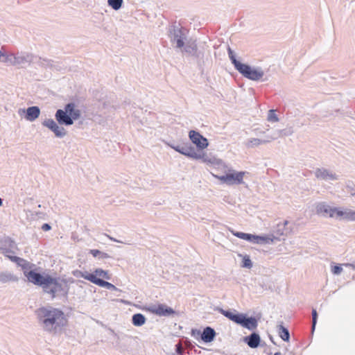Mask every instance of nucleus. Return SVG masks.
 Segmentation results:
<instances>
[{
    "label": "nucleus",
    "mask_w": 355,
    "mask_h": 355,
    "mask_svg": "<svg viewBox=\"0 0 355 355\" xmlns=\"http://www.w3.org/2000/svg\"><path fill=\"white\" fill-rule=\"evenodd\" d=\"M7 257L12 262L17 263V266L21 267L24 275L31 268H35V264L16 256L7 255Z\"/></svg>",
    "instance_id": "nucleus-15"
},
{
    "label": "nucleus",
    "mask_w": 355,
    "mask_h": 355,
    "mask_svg": "<svg viewBox=\"0 0 355 355\" xmlns=\"http://www.w3.org/2000/svg\"><path fill=\"white\" fill-rule=\"evenodd\" d=\"M239 256L243 258L241 264L243 268H251L252 267V262L248 255L239 254Z\"/></svg>",
    "instance_id": "nucleus-33"
},
{
    "label": "nucleus",
    "mask_w": 355,
    "mask_h": 355,
    "mask_svg": "<svg viewBox=\"0 0 355 355\" xmlns=\"http://www.w3.org/2000/svg\"><path fill=\"white\" fill-rule=\"evenodd\" d=\"M314 175L318 180L328 182L338 180L340 178L339 175L335 171L324 167L315 168L314 171Z\"/></svg>",
    "instance_id": "nucleus-9"
},
{
    "label": "nucleus",
    "mask_w": 355,
    "mask_h": 355,
    "mask_svg": "<svg viewBox=\"0 0 355 355\" xmlns=\"http://www.w3.org/2000/svg\"><path fill=\"white\" fill-rule=\"evenodd\" d=\"M237 71L244 77L254 81L261 80L264 76V71L261 68L251 67L245 64H243Z\"/></svg>",
    "instance_id": "nucleus-7"
},
{
    "label": "nucleus",
    "mask_w": 355,
    "mask_h": 355,
    "mask_svg": "<svg viewBox=\"0 0 355 355\" xmlns=\"http://www.w3.org/2000/svg\"><path fill=\"white\" fill-rule=\"evenodd\" d=\"M293 132V131L291 128L276 130L270 135V139H272V141H274L282 137L291 135Z\"/></svg>",
    "instance_id": "nucleus-24"
},
{
    "label": "nucleus",
    "mask_w": 355,
    "mask_h": 355,
    "mask_svg": "<svg viewBox=\"0 0 355 355\" xmlns=\"http://www.w3.org/2000/svg\"><path fill=\"white\" fill-rule=\"evenodd\" d=\"M347 192L352 196H355V189L350 186H347Z\"/></svg>",
    "instance_id": "nucleus-41"
},
{
    "label": "nucleus",
    "mask_w": 355,
    "mask_h": 355,
    "mask_svg": "<svg viewBox=\"0 0 355 355\" xmlns=\"http://www.w3.org/2000/svg\"><path fill=\"white\" fill-rule=\"evenodd\" d=\"M151 313L159 316H168L175 313L174 310L164 304H151L146 308Z\"/></svg>",
    "instance_id": "nucleus-11"
},
{
    "label": "nucleus",
    "mask_w": 355,
    "mask_h": 355,
    "mask_svg": "<svg viewBox=\"0 0 355 355\" xmlns=\"http://www.w3.org/2000/svg\"><path fill=\"white\" fill-rule=\"evenodd\" d=\"M215 335V331L212 328L207 327L203 330L201 334V339L204 342L209 343L214 340Z\"/></svg>",
    "instance_id": "nucleus-25"
},
{
    "label": "nucleus",
    "mask_w": 355,
    "mask_h": 355,
    "mask_svg": "<svg viewBox=\"0 0 355 355\" xmlns=\"http://www.w3.org/2000/svg\"><path fill=\"white\" fill-rule=\"evenodd\" d=\"M331 272L334 275H338L343 272V268L340 265L331 266Z\"/></svg>",
    "instance_id": "nucleus-38"
},
{
    "label": "nucleus",
    "mask_w": 355,
    "mask_h": 355,
    "mask_svg": "<svg viewBox=\"0 0 355 355\" xmlns=\"http://www.w3.org/2000/svg\"><path fill=\"white\" fill-rule=\"evenodd\" d=\"M317 319H318V313L315 309L312 310V327L311 331L312 332L314 331L315 325L317 323Z\"/></svg>",
    "instance_id": "nucleus-36"
},
{
    "label": "nucleus",
    "mask_w": 355,
    "mask_h": 355,
    "mask_svg": "<svg viewBox=\"0 0 355 355\" xmlns=\"http://www.w3.org/2000/svg\"><path fill=\"white\" fill-rule=\"evenodd\" d=\"M243 340L251 348H257L261 341L260 336L257 333L251 334L250 336L245 337Z\"/></svg>",
    "instance_id": "nucleus-21"
},
{
    "label": "nucleus",
    "mask_w": 355,
    "mask_h": 355,
    "mask_svg": "<svg viewBox=\"0 0 355 355\" xmlns=\"http://www.w3.org/2000/svg\"><path fill=\"white\" fill-rule=\"evenodd\" d=\"M175 352L178 355H183L184 353V349L182 345V343L179 342L175 345Z\"/></svg>",
    "instance_id": "nucleus-40"
},
{
    "label": "nucleus",
    "mask_w": 355,
    "mask_h": 355,
    "mask_svg": "<svg viewBox=\"0 0 355 355\" xmlns=\"http://www.w3.org/2000/svg\"><path fill=\"white\" fill-rule=\"evenodd\" d=\"M278 333L281 338L284 341H288L290 334L288 330L285 328L282 324L278 325Z\"/></svg>",
    "instance_id": "nucleus-29"
},
{
    "label": "nucleus",
    "mask_w": 355,
    "mask_h": 355,
    "mask_svg": "<svg viewBox=\"0 0 355 355\" xmlns=\"http://www.w3.org/2000/svg\"><path fill=\"white\" fill-rule=\"evenodd\" d=\"M19 278L12 272L9 271L0 272V284H7L9 282H17Z\"/></svg>",
    "instance_id": "nucleus-20"
},
{
    "label": "nucleus",
    "mask_w": 355,
    "mask_h": 355,
    "mask_svg": "<svg viewBox=\"0 0 355 355\" xmlns=\"http://www.w3.org/2000/svg\"><path fill=\"white\" fill-rule=\"evenodd\" d=\"M315 213L319 216L324 217L329 216L334 218L336 211V207H333L329 205L325 202H320L315 205Z\"/></svg>",
    "instance_id": "nucleus-12"
},
{
    "label": "nucleus",
    "mask_w": 355,
    "mask_h": 355,
    "mask_svg": "<svg viewBox=\"0 0 355 355\" xmlns=\"http://www.w3.org/2000/svg\"><path fill=\"white\" fill-rule=\"evenodd\" d=\"M270 340H272V342L273 343H275V342L272 340V338H271V337H270Z\"/></svg>",
    "instance_id": "nucleus-53"
},
{
    "label": "nucleus",
    "mask_w": 355,
    "mask_h": 355,
    "mask_svg": "<svg viewBox=\"0 0 355 355\" xmlns=\"http://www.w3.org/2000/svg\"><path fill=\"white\" fill-rule=\"evenodd\" d=\"M334 218L340 220L355 221V211L348 208L336 207Z\"/></svg>",
    "instance_id": "nucleus-14"
},
{
    "label": "nucleus",
    "mask_w": 355,
    "mask_h": 355,
    "mask_svg": "<svg viewBox=\"0 0 355 355\" xmlns=\"http://www.w3.org/2000/svg\"><path fill=\"white\" fill-rule=\"evenodd\" d=\"M72 275L77 278L83 277L85 279H87L93 284H94V282L96 279V275H94V274L89 273V272H87L86 270L82 271L80 270H75L72 272Z\"/></svg>",
    "instance_id": "nucleus-23"
},
{
    "label": "nucleus",
    "mask_w": 355,
    "mask_h": 355,
    "mask_svg": "<svg viewBox=\"0 0 355 355\" xmlns=\"http://www.w3.org/2000/svg\"><path fill=\"white\" fill-rule=\"evenodd\" d=\"M228 55H229V58L231 60L232 64H234L235 69L236 70H238L239 68L243 64L236 59V57H235L234 51L230 47L228 48Z\"/></svg>",
    "instance_id": "nucleus-30"
},
{
    "label": "nucleus",
    "mask_w": 355,
    "mask_h": 355,
    "mask_svg": "<svg viewBox=\"0 0 355 355\" xmlns=\"http://www.w3.org/2000/svg\"><path fill=\"white\" fill-rule=\"evenodd\" d=\"M182 53H185L188 55L199 57V54L197 52L198 46L196 41L189 40L184 42L183 48L180 49Z\"/></svg>",
    "instance_id": "nucleus-18"
},
{
    "label": "nucleus",
    "mask_w": 355,
    "mask_h": 355,
    "mask_svg": "<svg viewBox=\"0 0 355 355\" xmlns=\"http://www.w3.org/2000/svg\"><path fill=\"white\" fill-rule=\"evenodd\" d=\"M238 324L249 330H254L257 329L258 326V322L255 318H246L245 315L242 313L241 314Z\"/></svg>",
    "instance_id": "nucleus-17"
},
{
    "label": "nucleus",
    "mask_w": 355,
    "mask_h": 355,
    "mask_svg": "<svg viewBox=\"0 0 355 355\" xmlns=\"http://www.w3.org/2000/svg\"><path fill=\"white\" fill-rule=\"evenodd\" d=\"M90 254H92L94 257L98 255H101V258H107L109 256L106 253H103L98 250H91Z\"/></svg>",
    "instance_id": "nucleus-37"
},
{
    "label": "nucleus",
    "mask_w": 355,
    "mask_h": 355,
    "mask_svg": "<svg viewBox=\"0 0 355 355\" xmlns=\"http://www.w3.org/2000/svg\"><path fill=\"white\" fill-rule=\"evenodd\" d=\"M80 116L81 111L78 106L74 103H69L65 105L63 109H58L55 112V121L52 119H46L42 124L53 132L56 137L62 138L67 133L62 125H71Z\"/></svg>",
    "instance_id": "nucleus-1"
},
{
    "label": "nucleus",
    "mask_w": 355,
    "mask_h": 355,
    "mask_svg": "<svg viewBox=\"0 0 355 355\" xmlns=\"http://www.w3.org/2000/svg\"><path fill=\"white\" fill-rule=\"evenodd\" d=\"M3 201L2 199L0 198V207L2 205Z\"/></svg>",
    "instance_id": "nucleus-51"
},
{
    "label": "nucleus",
    "mask_w": 355,
    "mask_h": 355,
    "mask_svg": "<svg viewBox=\"0 0 355 355\" xmlns=\"http://www.w3.org/2000/svg\"><path fill=\"white\" fill-rule=\"evenodd\" d=\"M189 146H182L181 150H180V153L185 155L186 152L187 151Z\"/></svg>",
    "instance_id": "nucleus-43"
},
{
    "label": "nucleus",
    "mask_w": 355,
    "mask_h": 355,
    "mask_svg": "<svg viewBox=\"0 0 355 355\" xmlns=\"http://www.w3.org/2000/svg\"><path fill=\"white\" fill-rule=\"evenodd\" d=\"M109 239L111 240V241H113L114 242H119V243H122L121 241H119L118 240H116V239L113 238V237H111V236H108Z\"/></svg>",
    "instance_id": "nucleus-49"
},
{
    "label": "nucleus",
    "mask_w": 355,
    "mask_h": 355,
    "mask_svg": "<svg viewBox=\"0 0 355 355\" xmlns=\"http://www.w3.org/2000/svg\"><path fill=\"white\" fill-rule=\"evenodd\" d=\"M288 220H284L282 224H278V227H280L281 226H283V227H284L283 230H278L279 234H280V235H286L288 234L287 230H284V227H286V225H288Z\"/></svg>",
    "instance_id": "nucleus-39"
},
{
    "label": "nucleus",
    "mask_w": 355,
    "mask_h": 355,
    "mask_svg": "<svg viewBox=\"0 0 355 355\" xmlns=\"http://www.w3.org/2000/svg\"><path fill=\"white\" fill-rule=\"evenodd\" d=\"M169 37L171 42L175 44L176 48L182 49L184 45V41L187 40V31L182 28L174 26L169 31Z\"/></svg>",
    "instance_id": "nucleus-8"
},
{
    "label": "nucleus",
    "mask_w": 355,
    "mask_h": 355,
    "mask_svg": "<svg viewBox=\"0 0 355 355\" xmlns=\"http://www.w3.org/2000/svg\"><path fill=\"white\" fill-rule=\"evenodd\" d=\"M189 137L192 143L196 144L199 149H205L209 145L207 139L198 132L191 130L189 132Z\"/></svg>",
    "instance_id": "nucleus-13"
},
{
    "label": "nucleus",
    "mask_w": 355,
    "mask_h": 355,
    "mask_svg": "<svg viewBox=\"0 0 355 355\" xmlns=\"http://www.w3.org/2000/svg\"><path fill=\"white\" fill-rule=\"evenodd\" d=\"M343 266H346V267H349V268H352V269L355 270V262L354 263H344Z\"/></svg>",
    "instance_id": "nucleus-46"
},
{
    "label": "nucleus",
    "mask_w": 355,
    "mask_h": 355,
    "mask_svg": "<svg viewBox=\"0 0 355 355\" xmlns=\"http://www.w3.org/2000/svg\"><path fill=\"white\" fill-rule=\"evenodd\" d=\"M96 275V277H99L106 279H110V275L107 270H104L101 268H96L93 273Z\"/></svg>",
    "instance_id": "nucleus-32"
},
{
    "label": "nucleus",
    "mask_w": 355,
    "mask_h": 355,
    "mask_svg": "<svg viewBox=\"0 0 355 355\" xmlns=\"http://www.w3.org/2000/svg\"><path fill=\"white\" fill-rule=\"evenodd\" d=\"M42 290L53 299L67 296L69 286L66 279L50 275Z\"/></svg>",
    "instance_id": "nucleus-4"
},
{
    "label": "nucleus",
    "mask_w": 355,
    "mask_h": 355,
    "mask_svg": "<svg viewBox=\"0 0 355 355\" xmlns=\"http://www.w3.org/2000/svg\"><path fill=\"white\" fill-rule=\"evenodd\" d=\"M199 153H200V152H197L193 146H189L185 156L189 158L197 159L198 157H200L198 156Z\"/></svg>",
    "instance_id": "nucleus-31"
},
{
    "label": "nucleus",
    "mask_w": 355,
    "mask_h": 355,
    "mask_svg": "<svg viewBox=\"0 0 355 355\" xmlns=\"http://www.w3.org/2000/svg\"><path fill=\"white\" fill-rule=\"evenodd\" d=\"M94 284L98 285L101 287H105L110 290L121 292V290L116 288L114 284H112L108 282L104 281L103 279H101L100 278L96 277Z\"/></svg>",
    "instance_id": "nucleus-27"
},
{
    "label": "nucleus",
    "mask_w": 355,
    "mask_h": 355,
    "mask_svg": "<svg viewBox=\"0 0 355 355\" xmlns=\"http://www.w3.org/2000/svg\"><path fill=\"white\" fill-rule=\"evenodd\" d=\"M11 252V250H8V249H3V253L5 254L6 257H7V255H10Z\"/></svg>",
    "instance_id": "nucleus-47"
},
{
    "label": "nucleus",
    "mask_w": 355,
    "mask_h": 355,
    "mask_svg": "<svg viewBox=\"0 0 355 355\" xmlns=\"http://www.w3.org/2000/svg\"><path fill=\"white\" fill-rule=\"evenodd\" d=\"M198 157L197 159H201L204 163L207 164L218 166V168H221L222 164L224 163L219 159H217L216 157L211 154H207L204 152H201L199 153Z\"/></svg>",
    "instance_id": "nucleus-16"
},
{
    "label": "nucleus",
    "mask_w": 355,
    "mask_h": 355,
    "mask_svg": "<svg viewBox=\"0 0 355 355\" xmlns=\"http://www.w3.org/2000/svg\"><path fill=\"white\" fill-rule=\"evenodd\" d=\"M216 310H217L218 312H220L221 314H223L232 321L236 322V324L239 323V319L241 318V314H235L232 311H225L219 307L216 308Z\"/></svg>",
    "instance_id": "nucleus-26"
},
{
    "label": "nucleus",
    "mask_w": 355,
    "mask_h": 355,
    "mask_svg": "<svg viewBox=\"0 0 355 355\" xmlns=\"http://www.w3.org/2000/svg\"><path fill=\"white\" fill-rule=\"evenodd\" d=\"M274 355H282V354L279 352H275Z\"/></svg>",
    "instance_id": "nucleus-50"
},
{
    "label": "nucleus",
    "mask_w": 355,
    "mask_h": 355,
    "mask_svg": "<svg viewBox=\"0 0 355 355\" xmlns=\"http://www.w3.org/2000/svg\"><path fill=\"white\" fill-rule=\"evenodd\" d=\"M49 275V274L46 272L40 273L37 272V269L35 267L30 269L24 275L28 282L35 286H40L42 288H44Z\"/></svg>",
    "instance_id": "nucleus-6"
},
{
    "label": "nucleus",
    "mask_w": 355,
    "mask_h": 355,
    "mask_svg": "<svg viewBox=\"0 0 355 355\" xmlns=\"http://www.w3.org/2000/svg\"><path fill=\"white\" fill-rule=\"evenodd\" d=\"M35 56L28 52H6L3 47L0 49V62L7 66L24 68L34 62Z\"/></svg>",
    "instance_id": "nucleus-3"
},
{
    "label": "nucleus",
    "mask_w": 355,
    "mask_h": 355,
    "mask_svg": "<svg viewBox=\"0 0 355 355\" xmlns=\"http://www.w3.org/2000/svg\"><path fill=\"white\" fill-rule=\"evenodd\" d=\"M146 319L141 313L134 314L132 317V322L136 327H141L145 324Z\"/></svg>",
    "instance_id": "nucleus-28"
},
{
    "label": "nucleus",
    "mask_w": 355,
    "mask_h": 355,
    "mask_svg": "<svg viewBox=\"0 0 355 355\" xmlns=\"http://www.w3.org/2000/svg\"><path fill=\"white\" fill-rule=\"evenodd\" d=\"M220 168L223 171V175H219L212 173V175L221 182L227 185H239L243 183L245 171H236L225 164H222Z\"/></svg>",
    "instance_id": "nucleus-5"
},
{
    "label": "nucleus",
    "mask_w": 355,
    "mask_h": 355,
    "mask_svg": "<svg viewBox=\"0 0 355 355\" xmlns=\"http://www.w3.org/2000/svg\"><path fill=\"white\" fill-rule=\"evenodd\" d=\"M272 141L270 139V135L266 136L265 139L259 138H250L245 142V145L247 148H254L262 144H266Z\"/></svg>",
    "instance_id": "nucleus-19"
},
{
    "label": "nucleus",
    "mask_w": 355,
    "mask_h": 355,
    "mask_svg": "<svg viewBox=\"0 0 355 355\" xmlns=\"http://www.w3.org/2000/svg\"><path fill=\"white\" fill-rule=\"evenodd\" d=\"M107 3L114 10H117L121 7L123 0H108Z\"/></svg>",
    "instance_id": "nucleus-35"
},
{
    "label": "nucleus",
    "mask_w": 355,
    "mask_h": 355,
    "mask_svg": "<svg viewBox=\"0 0 355 355\" xmlns=\"http://www.w3.org/2000/svg\"><path fill=\"white\" fill-rule=\"evenodd\" d=\"M35 314L41 329L51 335L60 334L67 323L64 312L51 306L39 308Z\"/></svg>",
    "instance_id": "nucleus-2"
},
{
    "label": "nucleus",
    "mask_w": 355,
    "mask_h": 355,
    "mask_svg": "<svg viewBox=\"0 0 355 355\" xmlns=\"http://www.w3.org/2000/svg\"><path fill=\"white\" fill-rule=\"evenodd\" d=\"M279 117L275 113V110H270L268 112L267 115V121L272 123H275L279 121Z\"/></svg>",
    "instance_id": "nucleus-34"
},
{
    "label": "nucleus",
    "mask_w": 355,
    "mask_h": 355,
    "mask_svg": "<svg viewBox=\"0 0 355 355\" xmlns=\"http://www.w3.org/2000/svg\"><path fill=\"white\" fill-rule=\"evenodd\" d=\"M254 132H255V134L257 135H264L265 134V131L263 130H261V129L259 128H257V129H254Z\"/></svg>",
    "instance_id": "nucleus-44"
},
{
    "label": "nucleus",
    "mask_w": 355,
    "mask_h": 355,
    "mask_svg": "<svg viewBox=\"0 0 355 355\" xmlns=\"http://www.w3.org/2000/svg\"><path fill=\"white\" fill-rule=\"evenodd\" d=\"M167 355H176V354H174V353H171V354H167Z\"/></svg>",
    "instance_id": "nucleus-52"
},
{
    "label": "nucleus",
    "mask_w": 355,
    "mask_h": 355,
    "mask_svg": "<svg viewBox=\"0 0 355 355\" xmlns=\"http://www.w3.org/2000/svg\"><path fill=\"white\" fill-rule=\"evenodd\" d=\"M26 112V119L29 121H34L39 117L40 110L37 106H32L28 107Z\"/></svg>",
    "instance_id": "nucleus-22"
},
{
    "label": "nucleus",
    "mask_w": 355,
    "mask_h": 355,
    "mask_svg": "<svg viewBox=\"0 0 355 355\" xmlns=\"http://www.w3.org/2000/svg\"><path fill=\"white\" fill-rule=\"evenodd\" d=\"M120 302H122L123 304H128V305L130 304V302L127 301V300H121Z\"/></svg>",
    "instance_id": "nucleus-48"
},
{
    "label": "nucleus",
    "mask_w": 355,
    "mask_h": 355,
    "mask_svg": "<svg viewBox=\"0 0 355 355\" xmlns=\"http://www.w3.org/2000/svg\"><path fill=\"white\" fill-rule=\"evenodd\" d=\"M51 226L47 223H44L42 226V229L44 231H49L51 230Z\"/></svg>",
    "instance_id": "nucleus-45"
},
{
    "label": "nucleus",
    "mask_w": 355,
    "mask_h": 355,
    "mask_svg": "<svg viewBox=\"0 0 355 355\" xmlns=\"http://www.w3.org/2000/svg\"><path fill=\"white\" fill-rule=\"evenodd\" d=\"M167 145L178 153H180V150H181V147H182V146H175V145L170 144L168 143H167Z\"/></svg>",
    "instance_id": "nucleus-42"
},
{
    "label": "nucleus",
    "mask_w": 355,
    "mask_h": 355,
    "mask_svg": "<svg viewBox=\"0 0 355 355\" xmlns=\"http://www.w3.org/2000/svg\"><path fill=\"white\" fill-rule=\"evenodd\" d=\"M231 232L235 236H236L241 239L248 241L252 243L261 244V243H269L270 241V242L272 241V239H270L267 236H258V235H254V234L244 233V232H235L234 230H231Z\"/></svg>",
    "instance_id": "nucleus-10"
}]
</instances>
